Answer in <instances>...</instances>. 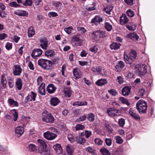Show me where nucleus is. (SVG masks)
Returning a JSON list of instances; mask_svg holds the SVG:
<instances>
[{
	"mask_svg": "<svg viewBox=\"0 0 155 155\" xmlns=\"http://www.w3.org/2000/svg\"><path fill=\"white\" fill-rule=\"evenodd\" d=\"M38 63L44 70H50L52 68V63L51 61L49 60L40 59L38 60Z\"/></svg>",
	"mask_w": 155,
	"mask_h": 155,
	"instance_id": "f257e3e1",
	"label": "nucleus"
},
{
	"mask_svg": "<svg viewBox=\"0 0 155 155\" xmlns=\"http://www.w3.org/2000/svg\"><path fill=\"white\" fill-rule=\"evenodd\" d=\"M136 108L140 114L145 113V101L143 100H139L136 104Z\"/></svg>",
	"mask_w": 155,
	"mask_h": 155,
	"instance_id": "f03ea898",
	"label": "nucleus"
},
{
	"mask_svg": "<svg viewBox=\"0 0 155 155\" xmlns=\"http://www.w3.org/2000/svg\"><path fill=\"white\" fill-rule=\"evenodd\" d=\"M91 37L93 41H98L100 38H103V31L99 30L93 31L91 34Z\"/></svg>",
	"mask_w": 155,
	"mask_h": 155,
	"instance_id": "7ed1b4c3",
	"label": "nucleus"
},
{
	"mask_svg": "<svg viewBox=\"0 0 155 155\" xmlns=\"http://www.w3.org/2000/svg\"><path fill=\"white\" fill-rule=\"evenodd\" d=\"M120 111L114 108H108L107 110V112L108 115L111 117H115L118 116L120 114Z\"/></svg>",
	"mask_w": 155,
	"mask_h": 155,
	"instance_id": "20e7f679",
	"label": "nucleus"
},
{
	"mask_svg": "<svg viewBox=\"0 0 155 155\" xmlns=\"http://www.w3.org/2000/svg\"><path fill=\"white\" fill-rule=\"evenodd\" d=\"M43 121L47 123H53L54 122V119L51 114H49L44 115L42 118Z\"/></svg>",
	"mask_w": 155,
	"mask_h": 155,
	"instance_id": "39448f33",
	"label": "nucleus"
},
{
	"mask_svg": "<svg viewBox=\"0 0 155 155\" xmlns=\"http://www.w3.org/2000/svg\"><path fill=\"white\" fill-rule=\"evenodd\" d=\"M44 137L49 140H51L54 139L57 136L56 134L48 131L44 133Z\"/></svg>",
	"mask_w": 155,
	"mask_h": 155,
	"instance_id": "423d86ee",
	"label": "nucleus"
},
{
	"mask_svg": "<svg viewBox=\"0 0 155 155\" xmlns=\"http://www.w3.org/2000/svg\"><path fill=\"white\" fill-rule=\"evenodd\" d=\"M40 41V45L41 48L44 50H46L48 46V42L47 39L45 37H44L41 38Z\"/></svg>",
	"mask_w": 155,
	"mask_h": 155,
	"instance_id": "0eeeda50",
	"label": "nucleus"
},
{
	"mask_svg": "<svg viewBox=\"0 0 155 155\" xmlns=\"http://www.w3.org/2000/svg\"><path fill=\"white\" fill-rule=\"evenodd\" d=\"M42 53V50L40 48L34 50L31 54V56L33 58H36L37 57H39Z\"/></svg>",
	"mask_w": 155,
	"mask_h": 155,
	"instance_id": "6e6552de",
	"label": "nucleus"
},
{
	"mask_svg": "<svg viewBox=\"0 0 155 155\" xmlns=\"http://www.w3.org/2000/svg\"><path fill=\"white\" fill-rule=\"evenodd\" d=\"M125 66V63L122 61H119L115 66V71L117 72H120Z\"/></svg>",
	"mask_w": 155,
	"mask_h": 155,
	"instance_id": "1a4fd4ad",
	"label": "nucleus"
},
{
	"mask_svg": "<svg viewBox=\"0 0 155 155\" xmlns=\"http://www.w3.org/2000/svg\"><path fill=\"white\" fill-rule=\"evenodd\" d=\"M24 132V129L23 127L21 126H18L15 129V133L17 137H20Z\"/></svg>",
	"mask_w": 155,
	"mask_h": 155,
	"instance_id": "9d476101",
	"label": "nucleus"
},
{
	"mask_svg": "<svg viewBox=\"0 0 155 155\" xmlns=\"http://www.w3.org/2000/svg\"><path fill=\"white\" fill-rule=\"evenodd\" d=\"M38 143L39 148L41 149L42 150H44L47 147V145L46 143L43 140L38 139L37 140Z\"/></svg>",
	"mask_w": 155,
	"mask_h": 155,
	"instance_id": "9b49d317",
	"label": "nucleus"
},
{
	"mask_svg": "<svg viewBox=\"0 0 155 155\" xmlns=\"http://www.w3.org/2000/svg\"><path fill=\"white\" fill-rule=\"evenodd\" d=\"M53 148L57 154H61L62 152V148L61 145L59 144H56L54 145L53 146Z\"/></svg>",
	"mask_w": 155,
	"mask_h": 155,
	"instance_id": "f8f14e48",
	"label": "nucleus"
},
{
	"mask_svg": "<svg viewBox=\"0 0 155 155\" xmlns=\"http://www.w3.org/2000/svg\"><path fill=\"white\" fill-rule=\"evenodd\" d=\"M135 68L136 69L135 72L139 75L140 76L144 74L143 69L139 64H137L135 66Z\"/></svg>",
	"mask_w": 155,
	"mask_h": 155,
	"instance_id": "ddd939ff",
	"label": "nucleus"
},
{
	"mask_svg": "<svg viewBox=\"0 0 155 155\" xmlns=\"http://www.w3.org/2000/svg\"><path fill=\"white\" fill-rule=\"evenodd\" d=\"M15 69L13 71L14 75L15 76L20 75L22 71L20 66L16 65L15 66Z\"/></svg>",
	"mask_w": 155,
	"mask_h": 155,
	"instance_id": "4468645a",
	"label": "nucleus"
},
{
	"mask_svg": "<svg viewBox=\"0 0 155 155\" xmlns=\"http://www.w3.org/2000/svg\"><path fill=\"white\" fill-rule=\"evenodd\" d=\"M130 88L129 87L127 86L124 87L121 91L123 95L126 97L128 96L130 92Z\"/></svg>",
	"mask_w": 155,
	"mask_h": 155,
	"instance_id": "2eb2a0df",
	"label": "nucleus"
},
{
	"mask_svg": "<svg viewBox=\"0 0 155 155\" xmlns=\"http://www.w3.org/2000/svg\"><path fill=\"white\" fill-rule=\"evenodd\" d=\"M120 24L123 25L128 22V19L125 14H123L120 18Z\"/></svg>",
	"mask_w": 155,
	"mask_h": 155,
	"instance_id": "dca6fc26",
	"label": "nucleus"
},
{
	"mask_svg": "<svg viewBox=\"0 0 155 155\" xmlns=\"http://www.w3.org/2000/svg\"><path fill=\"white\" fill-rule=\"evenodd\" d=\"M56 89L54 86L52 84H49L47 87V90L49 94H52L54 92Z\"/></svg>",
	"mask_w": 155,
	"mask_h": 155,
	"instance_id": "f3484780",
	"label": "nucleus"
},
{
	"mask_svg": "<svg viewBox=\"0 0 155 155\" xmlns=\"http://www.w3.org/2000/svg\"><path fill=\"white\" fill-rule=\"evenodd\" d=\"M129 113L130 116L135 120H140V117L139 116L136 114V112H134V111L131 108L130 109Z\"/></svg>",
	"mask_w": 155,
	"mask_h": 155,
	"instance_id": "a211bd4d",
	"label": "nucleus"
},
{
	"mask_svg": "<svg viewBox=\"0 0 155 155\" xmlns=\"http://www.w3.org/2000/svg\"><path fill=\"white\" fill-rule=\"evenodd\" d=\"M124 61L127 63L131 64L134 61L133 59L131 58L130 56H129L126 54V52L124 53Z\"/></svg>",
	"mask_w": 155,
	"mask_h": 155,
	"instance_id": "6ab92c4d",
	"label": "nucleus"
},
{
	"mask_svg": "<svg viewBox=\"0 0 155 155\" xmlns=\"http://www.w3.org/2000/svg\"><path fill=\"white\" fill-rule=\"evenodd\" d=\"M14 13L20 16H25L28 15V12L24 10H18L14 12Z\"/></svg>",
	"mask_w": 155,
	"mask_h": 155,
	"instance_id": "aec40b11",
	"label": "nucleus"
},
{
	"mask_svg": "<svg viewBox=\"0 0 155 155\" xmlns=\"http://www.w3.org/2000/svg\"><path fill=\"white\" fill-rule=\"evenodd\" d=\"M45 86V84L44 83H42L39 86L38 92L41 95H45V90L44 88Z\"/></svg>",
	"mask_w": 155,
	"mask_h": 155,
	"instance_id": "412c9836",
	"label": "nucleus"
},
{
	"mask_svg": "<svg viewBox=\"0 0 155 155\" xmlns=\"http://www.w3.org/2000/svg\"><path fill=\"white\" fill-rule=\"evenodd\" d=\"M121 46V44L119 43L114 42L111 44L110 46V48L112 50H116L120 48Z\"/></svg>",
	"mask_w": 155,
	"mask_h": 155,
	"instance_id": "4be33fe9",
	"label": "nucleus"
},
{
	"mask_svg": "<svg viewBox=\"0 0 155 155\" xmlns=\"http://www.w3.org/2000/svg\"><path fill=\"white\" fill-rule=\"evenodd\" d=\"M107 81L106 79H100L95 82V84L98 86H102L107 84Z\"/></svg>",
	"mask_w": 155,
	"mask_h": 155,
	"instance_id": "5701e85b",
	"label": "nucleus"
},
{
	"mask_svg": "<svg viewBox=\"0 0 155 155\" xmlns=\"http://www.w3.org/2000/svg\"><path fill=\"white\" fill-rule=\"evenodd\" d=\"M8 104L11 107H14L18 106V103L17 101H15L14 99L9 98L8 100Z\"/></svg>",
	"mask_w": 155,
	"mask_h": 155,
	"instance_id": "b1692460",
	"label": "nucleus"
},
{
	"mask_svg": "<svg viewBox=\"0 0 155 155\" xmlns=\"http://www.w3.org/2000/svg\"><path fill=\"white\" fill-rule=\"evenodd\" d=\"M128 36L130 38L133 40H137L139 38L138 36L135 32L128 34Z\"/></svg>",
	"mask_w": 155,
	"mask_h": 155,
	"instance_id": "393cba45",
	"label": "nucleus"
},
{
	"mask_svg": "<svg viewBox=\"0 0 155 155\" xmlns=\"http://www.w3.org/2000/svg\"><path fill=\"white\" fill-rule=\"evenodd\" d=\"M76 141L80 144H82L85 142L86 139L82 137L77 136L76 137Z\"/></svg>",
	"mask_w": 155,
	"mask_h": 155,
	"instance_id": "a878e982",
	"label": "nucleus"
},
{
	"mask_svg": "<svg viewBox=\"0 0 155 155\" xmlns=\"http://www.w3.org/2000/svg\"><path fill=\"white\" fill-rule=\"evenodd\" d=\"M22 80L20 78H18L16 82V88L18 90L21 89L22 86Z\"/></svg>",
	"mask_w": 155,
	"mask_h": 155,
	"instance_id": "bb28decb",
	"label": "nucleus"
},
{
	"mask_svg": "<svg viewBox=\"0 0 155 155\" xmlns=\"http://www.w3.org/2000/svg\"><path fill=\"white\" fill-rule=\"evenodd\" d=\"M28 36L29 37H31L35 34L33 27L31 26L28 28Z\"/></svg>",
	"mask_w": 155,
	"mask_h": 155,
	"instance_id": "cd10ccee",
	"label": "nucleus"
},
{
	"mask_svg": "<svg viewBox=\"0 0 155 155\" xmlns=\"http://www.w3.org/2000/svg\"><path fill=\"white\" fill-rule=\"evenodd\" d=\"M87 102L86 101H77L73 103V105L78 106H82L87 105Z\"/></svg>",
	"mask_w": 155,
	"mask_h": 155,
	"instance_id": "c85d7f7f",
	"label": "nucleus"
},
{
	"mask_svg": "<svg viewBox=\"0 0 155 155\" xmlns=\"http://www.w3.org/2000/svg\"><path fill=\"white\" fill-rule=\"evenodd\" d=\"M102 21V18L99 16H96L94 18L92 19L91 22L94 23H100Z\"/></svg>",
	"mask_w": 155,
	"mask_h": 155,
	"instance_id": "c756f323",
	"label": "nucleus"
},
{
	"mask_svg": "<svg viewBox=\"0 0 155 155\" xmlns=\"http://www.w3.org/2000/svg\"><path fill=\"white\" fill-rule=\"evenodd\" d=\"M1 82L2 85V87L4 88H5L6 87L7 81L4 74H3L2 75Z\"/></svg>",
	"mask_w": 155,
	"mask_h": 155,
	"instance_id": "7c9ffc66",
	"label": "nucleus"
},
{
	"mask_svg": "<svg viewBox=\"0 0 155 155\" xmlns=\"http://www.w3.org/2000/svg\"><path fill=\"white\" fill-rule=\"evenodd\" d=\"M104 27L105 29L108 31H110L113 29L112 25L108 22H106L105 23Z\"/></svg>",
	"mask_w": 155,
	"mask_h": 155,
	"instance_id": "2f4dec72",
	"label": "nucleus"
},
{
	"mask_svg": "<svg viewBox=\"0 0 155 155\" xmlns=\"http://www.w3.org/2000/svg\"><path fill=\"white\" fill-rule=\"evenodd\" d=\"M91 71L94 73H97L100 74L102 70V67L98 66L96 67H93L91 69Z\"/></svg>",
	"mask_w": 155,
	"mask_h": 155,
	"instance_id": "473e14b6",
	"label": "nucleus"
},
{
	"mask_svg": "<svg viewBox=\"0 0 155 155\" xmlns=\"http://www.w3.org/2000/svg\"><path fill=\"white\" fill-rule=\"evenodd\" d=\"M51 105L55 106L58 104L59 101L58 98L57 97L53 98H51Z\"/></svg>",
	"mask_w": 155,
	"mask_h": 155,
	"instance_id": "72a5a7b5",
	"label": "nucleus"
},
{
	"mask_svg": "<svg viewBox=\"0 0 155 155\" xmlns=\"http://www.w3.org/2000/svg\"><path fill=\"white\" fill-rule=\"evenodd\" d=\"M28 148L30 151L33 152L37 150V147L34 144H30L28 146Z\"/></svg>",
	"mask_w": 155,
	"mask_h": 155,
	"instance_id": "f704fd0d",
	"label": "nucleus"
},
{
	"mask_svg": "<svg viewBox=\"0 0 155 155\" xmlns=\"http://www.w3.org/2000/svg\"><path fill=\"white\" fill-rule=\"evenodd\" d=\"M52 4L57 9H60L62 5V3L59 2L53 1Z\"/></svg>",
	"mask_w": 155,
	"mask_h": 155,
	"instance_id": "c9c22d12",
	"label": "nucleus"
},
{
	"mask_svg": "<svg viewBox=\"0 0 155 155\" xmlns=\"http://www.w3.org/2000/svg\"><path fill=\"white\" fill-rule=\"evenodd\" d=\"M119 100L123 104H125L128 106H129L130 105V104L128 102V101L124 97H120Z\"/></svg>",
	"mask_w": 155,
	"mask_h": 155,
	"instance_id": "e433bc0d",
	"label": "nucleus"
},
{
	"mask_svg": "<svg viewBox=\"0 0 155 155\" xmlns=\"http://www.w3.org/2000/svg\"><path fill=\"white\" fill-rule=\"evenodd\" d=\"M130 57L131 58L133 59L134 61L136 58L137 54L135 51L132 50L130 53Z\"/></svg>",
	"mask_w": 155,
	"mask_h": 155,
	"instance_id": "4c0bfd02",
	"label": "nucleus"
},
{
	"mask_svg": "<svg viewBox=\"0 0 155 155\" xmlns=\"http://www.w3.org/2000/svg\"><path fill=\"white\" fill-rule=\"evenodd\" d=\"M12 115L14 118L13 120L14 121H16L18 118V114L15 109L12 110Z\"/></svg>",
	"mask_w": 155,
	"mask_h": 155,
	"instance_id": "58836bf2",
	"label": "nucleus"
},
{
	"mask_svg": "<svg viewBox=\"0 0 155 155\" xmlns=\"http://www.w3.org/2000/svg\"><path fill=\"white\" fill-rule=\"evenodd\" d=\"M73 74L76 78H78L79 76V70L78 68H75L73 69Z\"/></svg>",
	"mask_w": 155,
	"mask_h": 155,
	"instance_id": "ea45409f",
	"label": "nucleus"
},
{
	"mask_svg": "<svg viewBox=\"0 0 155 155\" xmlns=\"http://www.w3.org/2000/svg\"><path fill=\"white\" fill-rule=\"evenodd\" d=\"M54 54V52L53 50H48L45 53V55L47 57L53 56Z\"/></svg>",
	"mask_w": 155,
	"mask_h": 155,
	"instance_id": "a19ab883",
	"label": "nucleus"
},
{
	"mask_svg": "<svg viewBox=\"0 0 155 155\" xmlns=\"http://www.w3.org/2000/svg\"><path fill=\"white\" fill-rule=\"evenodd\" d=\"M113 6L111 5H108L104 8L106 13L108 14H110V13L113 9Z\"/></svg>",
	"mask_w": 155,
	"mask_h": 155,
	"instance_id": "79ce46f5",
	"label": "nucleus"
},
{
	"mask_svg": "<svg viewBox=\"0 0 155 155\" xmlns=\"http://www.w3.org/2000/svg\"><path fill=\"white\" fill-rule=\"evenodd\" d=\"M85 150L88 152L91 153L92 154H94L95 153V150L92 147H90L86 148Z\"/></svg>",
	"mask_w": 155,
	"mask_h": 155,
	"instance_id": "37998d69",
	"label": "nucleus"
},
{
	"mask_svg": "<svg viewBox=\"0 0 155 155\" xmlns=\"http://www.w3.org/2000/svg\"><path fill=\"white\" fill-rule=\"evenodd\" d=\"M73 30L74 29L72 27H68L64 29V31L69 35L72 33Z\"/></svg>",
	"mask_w": 155,
	"mask_h": 155,
	"instance_id": "c03bdc74",
	"label": "nucleus"
},
{
	"mask_svg": "<svg viewBox=\"0 0 155 155\" xmlns=\"http://www.w3.org/2000/svg\"><path fill=\"white\" fill-rule=\"evenodd\" d=\"M114 139L116 140V142L117 143L120 144H121L123 141V140L122 138L119 136H117L114 137Z\"/></svg>",
	"mask_w": 155,
	"mask_h": 155,
	"instance_id": "a18cd8bd",
	"label": "nucleus"
},
{
	"mask_svg": "<svg viewBox=\"0 0 155 155\" xmlns=\"http://www.w3.org/2000/svg\"><path fill=\"white\" fill-rule=\"evenodd\" d=\"M68 138L71 143H73L76 140L74 136L71 134L68 135Z\"/></svg>",
	"mask_w": 155,
	"mask_h": 155,
	"instance_id": "49530a36",
	"label": "nucleus"
},
{
	"mask_svg": "<svg viewBox=\"0 0 155 155\" xmlns=\"http://www.w3.org/2000/svg\"><path fill=\"white\" fill-rule=\"evenodd\" d=\"M95 115L93 113H90L88 114L87 119L90 122H93L94 120Z\"/></svg>",
	"mask_w": 155,
	"mask_h": 155,
	"instance_id": "de8ad7c7",
	"label": "nucleus"
},
{
	"mask_svg": "<svg viewBox=\"0 0 155 155\" xmlns=\"http://www.w3.org/2000/svg\"><path fill=\"white\" fill-rule=\"evenodd\" d=\"M100 151L103 155H110L109 151L106 148L101 149Z\"/></svg>",
	"mask_w": 155,
	"mask_h": 155,
	"instance_id": "09e8293b",
	"label": "nucleus"
},
{
	"mask_svg": "<svg viewBox=\"0 0 155 155\" xmlns=\"http://www.w3.org/2000/svg\"><path fill=\"white\" fill-rule=\"evenodd\" d=\"M100 151L103 155H110L109 151L106 148L101 149Z\"/></svg>",
	"mask_w": 155,
	"mask_h": 155,
	"instance_id": "8fccbe9b",
	"label": "nucleus"
},
{
	"mask_svg": "<svg viewBox=\"0 0 155 155\" xmlns=\"http://www.w3.org/2000/svg\"><path fill=\"white\" fill-rule=\"evenodd\" d=\"M75 129L76 130H83L85 128V127L82 125L81 124H77L74 127Z\"/></svg>",
	"mask_w": 155,
	"mask_h": 155,
	"instance_id": "3c124183",
	"label": "nucleus"
},
{
	"mask_svg": "<svg viewBox=\"0 0 155 155\" xmlns=\"http://www.w3.org/2000/svg\"><path fill=\"white\" fill-rule=\"evenodd\" d=\"M64 93L66 96L70 97L71 94V91L70 88H67L65 90Z\"/></svg>",
	"mask_w": 155,
	"mask_h": 155,
	"instance_id": "603ef678",
	"label": "nucleus"
},
{
	"mask_svg": "<svg viewBox=\"0 0 155 155\" xmlns=\"http://www.w3.org/2000/svg\"><path fill=\"white\" fill-rule=\"evenodd\" d=\"M32 1L31 0H25L22 4L25 6H30L32 5Z\"/></svg>",
	"mask_w": 155,
	"mask_h": 155,
	"instance_id": "864d4df0",
	"label": "nucleus"
},
{
	"mask_svg": "<svg viewBox=\"0 0 155 155\" xmlns=\"http://www.w3.org/2000/svg\"><path fill=\"white\" fill-rule=\"evenodd\" d=\"M98 46L95 45L91 48H90L89 50L95 53L97 52L98 51Z\"/></svg>",
	"mask_w": 155,
	"mask_h": 155,
	"instance_id": "5fc2aeb1",
	"label": "nucleus"
},
{
	"mask_svg": "<svg viewBox=\"0 0 155 155\" xmlns=\"http://www.w3.org/2000/svg\"><path fill=\"white\" fill-rule=\"evenodd\" d=\"M118 124L120 126L122 127L125 124V120L124 119L121 118L119 119Z\"/></svg>",
	"mask_w": 155,
	"mask_h": 155,
	"instance_id": "6e6d98bb",
	"label": "nucleus"
},
{
	"mask_svg": "<svg viewBox=\"0 0 155 155\" xmlns=\"http://www.w3.org/2000/svg\"><path fill=\"white\" fill-rule=\"evenodd\" d=\"M127 15L130 17H132L134 15V13L130 9H128L126 11Z\"/></svg>",
	"mask_w": 155,
	"mask_h": 155,
	"instance_id": "4d7b16f0",
	"label": "nucleus"
},
{
	"mask_svg": "<svg viewBox=\"0 0 155 155\" xmlns=\"http://www.w3.org/2000/svg\"><path fill=\"white\" fill-rule=\"evenodd\" d=\"M126 77L130 79H134L135 78L134 74L130 72H128Z\"/></svg>",
	"mask_w": 155,
	"mask_h": 155,
	"instance_id": "13d9d810",
	"label": "nucleus"
},
{
	"mask_svg": "<svg viewBox=\"0 0 155 155\" xmlns=\"http://www.w3.org/2000/svg\"><path fill=\"white\" fill-rule=\"evenodd\" d=\"M48 15L50 18L51 17H56L58 15L57 13L54 12H51L48 13Z\"/></svg>",
	"mask_w": 155,
	"mask_h": 155,
	"instance_id": "bf43d9fd",
	"label": "nucleus"
},
{
	"mask_svg": "<svg viewBox=\"0 0 155 155\" xmlns=\"http://www.w3.org/2000/svg\"><path fill=\"white\" fill-rule=\"evenodd\" d=\"M105 125L106 130L107 131L111 132L112 131L113 129L112 127L108 123H105Z\"/></svg>",
	"mask_w": 155,
	"mask_h": 155,
	"instance_id": "052dcab7",
	"label": "nucleus"
},
{
	"mask_svg": "<svg viewBox=\"0 0 155 155\" xmlns=\"http://www.w3.org/2000/svg\"><path fill=\"white\" fill-rule=\"evenodd\" d=\"M67 153L65 154L67 155H72L73 151L71 148L69 146H67L66 147Z\"/></svg>",
	"mask_w": 155,
	"mask_h": 155,
	"instance_id": "680f3d73",
	"label": "nucleus"
},
{
	"mask_svg": "<svg viewBox=\"0 0 155 155\" xmlns=\"http://www.w3.org/2000/svg\"><path fill=\"white\" fill-rule=\"evenodd\" d=\"M86 118V115H82L80 116L77 119V120L79 122H81L84 121L85 120Z\"/></svg>",
	"mask_w": 155,
	"mask_h": 155,
	"instance_id": "e2e57ef3",
	"label": "nucleus"
},
{
	"mask_svg": "<svg viewBox=\"0 0 155 155\" xmlns=\"http://www.w3.org/2000/svg\"><path fill=\"white\" fill-rule=\"evenodd\" d=\"M108 92L110 94L114 96L116 95L117 94L116 91L114 89L109 90Z\"/></svg>",
	"mask_w": 155,
	"mask_h": 155,
	"instance_id": "0e129e2a",
	"label": "nucleus"
},
{
	"mask_svg": "<svg viewBox=\"0 0 155 155\" xmlns=\"http://www.w3.org/2000/svg\"><path fill=\"white\" fill-rule=\"evenodd\" d=\"M94 141L96 144L98 145H101L102 144L103 141L100 139L96 138L94 140Z\"/></svg>",
	"mask_w": 155,
	"mask_h": 155,
	"instance_id": "69168bd1",
	"label": "nucleus"
},
{
	"mask_svg": "<svg viewBox=\"0 0 155 155\" xmlns=\"http://www.w3.org/2000/svg\"><path fill=\"white\" fill-rule=\"evenodd\" d=\"M105 142L106 145L110 146L112 143V140L110 138H106L105 139Z\"/></svg>",
	"mask_w": 155,
	"mask_h": 155,
	"instance_id": "338daca9",
	"label": "nucleus"
},
{
	"mask_svg": "<svg viewBox=\"0 0 155 155\" xmlns=\"http://www.w3.org/2000/svg\"><path fill=\"white\" fill-rule=\"evenodd\" d=\"M116 81L120 84H121L123 83L124 81L123 78L121 76H118Z\"/></svg>",
	"mask_w": 155,
	"mask_h": 155,
	"instance_id": "774afa93",
	"label": "nucleus"
}]
</instances>
